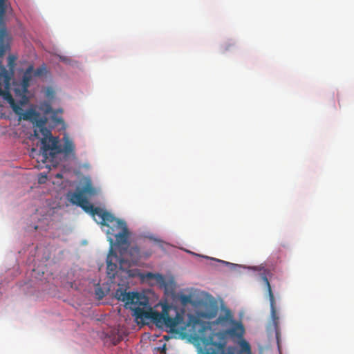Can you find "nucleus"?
<instances>
[{
    "label": "nucleus",
    "mask_w": 354,
    "mask_h": 354,
    "mask_svg": "<svg viewBox=\"0 0 354 354\" xmlns=\"http://www.w3.org/2000/svg\"><path fill=\"white\" fill-rule=\"evenodd\" d=\"M115 297L133 311L137 319H150L158 328L172 333H178L183 328L180 325L183 323V317L171 305L164 304L161 313L154 311L147 297L138 292H127L121 288L115 291Z\"/></svg>",
    "instance_id": "obj_1"
},
{
    "label": "nucleus",
    "mask_w": 354,
    "mask_h": 354,
    "mask_svg": "<svg viewBox=\"0 0 354 354\" xmlns=\"http://www.w3.org/2000/svg\"><path fill=\"white\" fill-rule=\"evenodd\" d=\"M63 147L59 145L57 137H53L50 134L48 137H41V150L45 156L49 155L52 158L56 155L63 153L66 156L75 155V145L73 142L66 136H64Z\"/></svg>",
    "instance_id": "obj_2"
},
{
    "label": "nucleus",
    "mask_w": 354,
    "mask_h": 354,
    "mask_svg": "<svg viewBox=\"0 0 354 354\" xmlns=\"http://www.w3.org/2000/svg\"><path fill=\"white\" fill-rule=\"evenodd\" d=\"M207 341L217 354H235L231 348H229L226 352L227 341L225 333H214ZM239 346V348L236 351V354H252L251 346L245 339H240Z\"/></svg>",
    "instance_id": "obj_3"
},
{
    "label": "nucleus",
    "mask_w": 354,
    "mask_h": 354,
    "mask_svg": "<svg viewBox=\"0 0 354 354\" xmlns=\"http://www.w3.org/2000/svg\"><path fill=\"white\" fill-rule=\"evenodd\" d=\"M20 119L31 122L35 127L34 136L40 139L41 137H48L50 136V130L46 127L48 120L45 116H41L40 113L35 109H30L21 113L17 114Z\"/></svg>",
    "instance_id": "obj_4"
},
{
    "label": "nucleus",
    "mask_w": 354,
    "mask_h": 354,
    "mask_svg": "<svg viewBox=\"0 0 354 354\" xmlns=\"http://www.w3.org/2000/svg\"><path fill=\"white\" fill-rule=\"evenodd\" d=\"M109 225L107 234L115 238V243L118 246H129V231L125 221L116 218L113 216V220L109 221Z\"/></svg>",
    "instance_id": "obj_5"
},
{
    "label": "nucleus",
    "mask_w": 354,
    "mask_h": 354,
    "mask_svg": "<svg viewBox=\"0 0 354 354\" xmlns=\"http://www.w3.org/2000/svg\"><path fill=\"white\" fill-rule=\"evenodd\" d=\"M109 241L111 243V249L106 258V272L109 278L113 279L118 272V264L120 266L119 268L122 269L123 264L127 262L124 259L119 258L116 253L113 252L112 248L113 241L111 237H109Z\"/></svg>",
    "instance_id": "obj_6"
},
{
    "label": "nucleus",
    "mask_w": 354,
    "mask_h": 354,
    "mask_svg": "<svg viewBox=\"0 0 354 354\" xmlns=\"http://www.w3.org/2000/svg\"><path fill=\"white\" fill-rule=\"evenodd\" d=\"M261 279L266 285L267 290L268 293L269 300H270V313H271V318L272 321V324L274 326V329L275 330L276 333V337L277 339V342H279V317L277 315V310L275 307V299L274 297V294L272 292L271 286L270 284V282L265 274H263L261 275Z\"/></svg>",
    "instance_id": "obj_7"
},
{
    "label": "nucleus",
    "mask_w": 354,
    "mask_h": 354,
    "mask_svg": "<svg viewBox=\"0 0 354 354\" xmlns=\"http://www.w3.org/2000/svg\"><path fill=\"white\" fill-rule=\"evenodd\" d=\"M86 212L91 215L98 224L102 225H109V221L113 220L112 214L100 207H94L93 205H91V208H88Z\"/></svg>",
    "instance_id": "obj_8"
},
{
    "label": "nucleus",
    "mask_w": 354,
    "mask_h": 354,
    "mask_svg": "<svg viewBox=\"0 0 354 354\" xmlns=\"http://www.w3.org/2000/svg\"><path fill=\"white\" fill-rule=\"evenodd\" d=\"M232 327L227 329L224 332H221V333H225V339H227V335H230L232 337H237L241 339H243V337L245 333V328L241 322L234 321L232 324Z\"/></svg>",
    "instance_id": "obj_9"
},
{
    "label": "nucleus",
    "mask_w": 354,
    "mask_h": 354,
    "mask_svg": "<svg viewBox=\"0 0 354 354\" xmlns=\"http://www.w3.org/2000/svg\"><path fill=\"white\" fill-rule=\"evenodd\" d=\"M71 202L73 204H76L81 207L84 212H86L88 208H91V203L85 197L83 192H75L71 198Z\"/></svg>",
    "instance_id": "obj_10"
},
{
    "label": "nucleus",
    "mask_w": 354,
    "mask_h": 354,
    "mask_svg": "<svg viewBox=\"0 0 354 354\" xmlns=\"http://www.w3.org/2000/svg\"><path fill=\"white\" fill-rule=\"evenodd\" d=\"M127 252L131 258L130 261L133 263H136L142 257H148L151 256L153 251L150 250L143 254L138 246H131Z\"/></svg>",
    "instance_id": "obj_11"
},
{
    "label": "nucleus",
    "mask_w": 354,
    "mask_h": 354,
    "mask_svg": "<svg viewBox=\"0 0 354 354\" xmlns=\"http://www.w3.org/2000/svg\"><path fill=\"white\" fill-rule=\"evenodd\" d=\"M145 277L148 279L155 280L160 288H164L166 290L168 288L169 282L167 281L165 277L162 274L158 273L147 272Z\"/></svg>",
    "instance_id": "obj_12"
},
{
    "label": "nucleus",
    "mask_w": 354,
    "mask_h": 354,
    "mask_svg": "<svg viewBox=\"0 0 354 354\" xmlns=\"http://www.w3.org/2000/svg\"><path fill=\"white\" fill-rule=\"evenodd\" d=\"M4 98L8 102L12 110L16 114H20L22 111V108L18 104H17L10 93H6L3 95Z\"/></svg>",
    "instance_id": "obj_13"
},
{
    "label": "nucleus",
    "mask_w": 354,
    "mask_h": 354,
    "mask_svg": "<svg viewBox=\"0 0 354 354\" xmlns=\"http://www.w3.org/2000/svg\"><path fill=\"white\" fill-rule=\"evenodd\" d=\"M233 316L231 312L229 310H227L225 313V315H221L216 319L217 324H221L222 325L230 324H231L234 322Z\"/></svg>",
    "instance_id": "obj_14"
},
{
    "label": "nucleus",
    "mask_w": 354,
    "mask_h": 354,
    "mask_svg": "<svg viewBox=\"0 0 354 354\" xmlns=\"http://www.w3.org/2000/svg\"><path fill=\"white\" fill-rule=\"evenodd\" d=\"M8 37L7 32L5 29H0V55L5 54L8 48V45L4 44Z\"/></svg>",
    "instance_id": "obj_15"
},
{
    "label": "nucleus",
    "mask_w": 354,
    "mask_h": 354,
    "mask_svg": "<svg viewBox=\"0 0 354 354\" xmlns=\"http://www.w3.org/2000/svg\"><path fill=\"white\" fill-rule=\"evenodd\" d=\"M204 344V348H200L198 354H217L207 340Z\"/></svg>",
    "instance_id": "obj_16"
},
{
    "label": "nucleus",
    "mask_w": 354,
    "mask_h": 354,
    "mask_svg": "<svg viewBox=\"0 0 354 354\" xmlns=\"http://www.w3.org/2000/svg\"><path fill=\"white\" fill-rule=\"evenodd\" d=\"M33 69H34V68L32 66H29L26 68V70L23 75V77H22L24 80H25L26 82H30V80L32 79V73H33Z\"/></svg>",
    "instance_id": "obj_17"
},
{
    "label": "nucleus",
    "mask_w": 354,
    "mask_h": 354,
    "mask_svg": "<svg viewBox=\"0 0 354 354\" xmlns=\"http://www.w3.org/2000/svg\"><path fill=\"white\" fill-rule=\"evenodd\" d=\"M180 301L183 304H187L191 302V297L189 295H183L180 296Z\"/></svg>",
    "instance_id": "obj_18"
},
{
    "label": "nucleus",
    "mask_w": 354,
    "mask_h": 354,
    "mask_svg": "<svg viewBox=\"0 0 354 354\" xmlns=\"http://www.w3.org/2000/svg\"><path fill=\"white\" fill-rule=\"evenodd\" d=\"M6 12V1L0 0V16L3 15Z\"/></svg>",
    "instance_id": "obj_19"
},
{
    "label": "nucleus",
    "mask_w": 354,
    "mask_h": 354,
    "mask_svg": "<svg viewBox=\"0 0 354 354\" xmlns=\"http://www.w3.org/2000/svg\"><path fill=\"white\" fill-rule=\"evenodd\" d=\"M44 71H45L44 67L38 68L35 71L33 70L34 75L36 77L41 76L43 75Z\"/></svg>",
    "instance_id": "obj_20"
},
{
    "label": "nucleus",
    "mask_w": 354,
    "mask_h": 354,
    "mask_svg": "<svg viewBox=\"0 0 354 354\" xmlns=\"http://www.w3.org/2000/svg\"><path fill=\"white\" fill-rule=\"evenodd\" d=\"M95 294L98 296L99 299H102L104 297V294L103 291L102 290L101 288H97L95 289Z\"/></svg>",
    "instance_id": "obj_21"
},
{
    "label": "nucleus",
    "mask_w": 354,
    "mask_h": 354,
    "mask_svg": "<svg viewBox=\"0 0 354 354\" xmlns=\"http://www.w3.org/2000/svg\"><path fill=\"white\" fill-rule=\"evenodd\" d=\"M234 46V44L232 43H226L223 46V51H227L230 50Z\"/></svg>",
    "instance_id": "obj_22"
},
{
    "label": "nucleus",
    "mask_w": 354,
    "mask_h": 354,
    "mask_svg": "<svg viewBox=\"0 0 354 354\" xmlns=\"http://www.w3.org/2000/svg\"><path fill=\"white\" fill-rule=\"evenodd\" d=\"M84 192L89 194H93L95 192L94 189L91 186H86L84 187Z\"/></svg>",
    "instance_id": "obj_23"
},
{
    "label": "nucleus",
    "mask_w": 354,
    "mask_h": 354,
    "mask_svg": "<svg viewBox=\"0 0 354 354\" xmlns=\"http://www.w3.org/2000/svg\"><path fill=\"white\" fill-rule=\"evenodd\" d=\"M29 84H30V82H26L25 80H24L22 79V86H23V88L26 90L27 88L29 86Z\"/></svg>",
    "instance_id": "obj_24"
},
{
    "label": "nucleus",
    "mask_w": 354,
    "mask_h": 354,
    "mask_svg": "<svg viewBox=\"0 0 354 354\" xmlns=\"http://www.w3.org/2000/svg\"><path fill=\"white\" fill-rule=\"evenodd\" d=\"M52 111V109L50 106H47L46 110H45V112L46 113H50Z\"/></svg>",
    "instance_id": "obj_25"
},
{
    "label": "nucleus",
    "mask_w": 354,
    "mask_h": 354,
    "mask_svg": "<svg viewBox=\"0 0 354 354\" xmlns=\"http://www.w3.org/2000/svg\"><path fill=\"white\" fill-rule=\"evenodd\" d=\"M9 59H10V64H11V63H12V62H14L15 58H14V57H12V56H9Z\"/></svg>",
    "instance_id": "obj_26"
},
{
    "label": "nucleus",
    "mask_w": 354,
    "mask_h": 354,
    "mask_svg": "<svg viewBox=\"0 0 354 354\" xmlns=\"http://www.w3.org/2000/svg\"><path fill=\"white\" fill-rule=\"evenodd\" d=\"M216 315V313L212 314L211 315L209 316V318L211 317H213L214 315Z\"/></svg>",
    "instance_id": "obj_27"
},
{
    "label": "nucleus",
    "mask_w": 354,
    "mask_h": 354,
    "mask_svg": "<svg viewBox=\"0 0 354 354\" xmlns=\"http://www.w3.org/2000/svg\"><path fill=\"white\" fill-rule=\"evenodd\" d=\"M120 253H121V254H124V252H122V251L120 252Z\"/></svg>",
    "instance_id": "obj_28"
},
{
    "label": "nucleus",
    "mask_w": 354,
    "mask_h": 354,
    "mask_svg": "<svg viewBox=\"0 0 354 354\" xmlns=\"http://www.w3.org/2000/svg\"><path fill=\"white\" fill-rule=\"evenodd\" d=\"M57 177H60V176H61V175H60V174H57Z\"/></svg>",
    "instance_id": "obj_29"
}]
</instances>
